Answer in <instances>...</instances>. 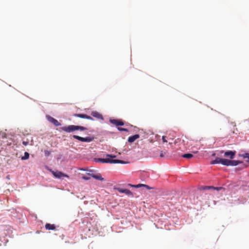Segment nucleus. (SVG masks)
Listing matches in <instances>:
<instances>
[{
  "label": "nucleus",
  "mask_w": 249,
  "mask_h": 249,
  "mask_svg": "<svg viewBox=\"0 0 249 249\" xmlns=\"http://www.w3.org/2000/svg\"><path fill=\"white\" fill-rule=\"evenodd\" d=\"M61 129L65 132L70 133L78 130H80V131L86 130H87V128L82 126L70 125L68 126L62 127H61Z\"/></svg>",
  "instance_id": "f257e3e1"
},
{
  "label": "nucleus",
  "mask_w": 249,
  "mask_h": 249,
  "mask_svg": "<svg viewBox=\"0 0 249 249\" xmlns=\"http://www.w3.org/2000/svg\"><path fill=\"white\" fill-rule=\"evenodd\" d=\"M95 161L97 162H101L102 163H121L124 164L125 162L120 160H111L108 158L102 159L98 158L95 159Z\"/></svg>",
  "instance_id": "f03ea898"
},
{
  "label": "nucleus",
  "mask_w": 249,
  "mask_h": 249,
  "mask_svg": "<svg viewBox=\"0 0 249 249\" xmlns=\"http://www.w3.org/2000/svg\"><path fill=\"white\" fill-rule=\"evenodd\" d=\"M51 172L53 174V175L54 176V177L57 178H62L64 177H66V178H69V176L68 175H67L60 171H51Z\"/></svg>",
  "instance_id": "7ed1b4c3"
},
{
  "label": "nucleus",
  "mask_w": 249,
  "mask_h": 249,
  "mask_svg": "<svg viewBox=\"0 0 249 249\" xmlns=\"http://www.w3.org/2000/svg\"><path fill=\"white\" fill-rule=\"evenodd\" d=\"M73 137L74 139H77L80 141L84 142H90L94 139L93 137H87L86 138H83V137H81L79 136H77V135H73Z\"/></svg>",
  "instance_id": "20e7f679"
},
{
  "label": "nucleus",
  "mask_w": 249,
  "mask_h": 249,
  "mask_svg": "<svg viewBox=\"0 0 249 249\" xmlns=\"http://www.w3.org/2000/svg\"><path fill=\"white\" fill-rule=\"evenodd\" d=\"M47 118L48 121L53 124L55 126H58L60 125L58 121L50 116H47Z\"/></svg>",
  "instance_id": "39448f33"
},
{
  "label": "nucleus",
  "mask_w": 249,
  "mask_h": 249,
  "mask_svg": "<svg viewBox=\"0 0 249 249\" xmlns=\"http://www.w3.org/2000/svg\"><path fill=\"white\" fill-rule=\"evenodd\" d=\"M110 122L116 126L124 125V123L121 120L112 119L110 120Z\"/></svg>",
  "instance_id": "423d86ee"
},
{
  "label": "nucleus",
  "mask_w": 249,
  "mask_h": 249,
  "mask_svg": "<svg viewBox=\"0 0 249 249\" xmlns=\"http://www.w3.org/2000/svg\"><path fill=\"white\" fill-rule=\"evenodd\" d=\"M236 154V151H228L224 152V156L229 157L231 159L234 158Z\"/></svg>",
  "instance_id": "0eeeda50"
},
{
  "label": "nucleus",
  "mask_w": 249,
  "mask_h": 249,
  "mask_svg": "<svg viewBox=\"0 0 249 249\" xmlns=\"http://www.w3.org/2000/svg\"><path fill=\"white\" fill-rule=\"evenodd\" d=\"M117 190L121 193H124L127 196H132V193L128 189L118 188Z\"/></svg>",
  "instance_id": "6e6552de"
},
{
  "label": "nucleus",
  "mask_w": 249,
  "mask_h": 249,
  "mask_svg": "<svg viewBox=\"0 0 249 249\" xmlns=\"http://www.w3.org/2000/svg\"><path fill=\"white\" fill-rule=\"evenodd\" d=\"M74 116L81 118L87 119L88 120H93L92 117L84 114H74Z\"/></svg>",
  "instance_id": "1a4fd4ad"
},
{
  "label": "nucleus",
  "mask_w": 249,
  "mask_h": 249,
  "mask_svg": "<svg viewBox=\"0 0 249 249\" xmlns=\"http://www.w3.org/2000/svg\"><path fill=\"white\" fill-rule=\"evenodd\" d=\"M89 175L91 177H92L93 178L99 180H101V181H104L105 180V179L103 178H102L101 175L100 174H99V173L97 174H89Z\"/></svg>",
  "instance_id": "9d476101"
},
{
  "label": "nucleus",
  "mask_w": 249,
  "mask_h": 249,
  "mask_svg": "<svg viewBox=\"0 0 249 249\" xmlns=\"http://www.w3.org/2000/svg\"><path fill=\"white\" fill-rule=\"evenodd\" d=\"M91 115L93 117H94L98 119H99V120H103L104 119L103 116L97 111H92L91 113Z\"/></svg>",
  "instance_id": "9b49d317"
},
{
  "label": "nucleus",
  "mask_w": 249,
  "mask_h": 249,
  "mask_svg": "<svg viewBox=\"0 0 249 249\" xmlns=\"http://www.w3.org/2000/svg\"><path fill=\"white\" fill-rule=\"evenodd\" d=\"M140 138V135L139 134H135L132 136H130L128 139V142L132 143L134 142L136 139Z\"/></svg>",
  "instance_id": "f8f14e48"
},
{
  "label": "nucleus",
  "mask_w": 249,
  "mask_h": 249,
  "mask_svg": "<svg viewBox=\"0 0 249 249\" xmlns=\"http://www.w3.org/2000/svg\"><path fill=\"white\" fill-rule=\"evenodd\" d=\"M45 227L47 230H54L55 229V226L54 224L47 223Z\"/></svg>",
  "instance_id": "ddd939ff"
},
{
  "label": "nucleus",
  "mask_w": 249,
  "mask_h": 249,
  "mask_svg": "<svg viewBox=\"0 0 249 249\" xmlns=\"http://www.w3.org/2000/svg\"><path fill=\"white\" fill-rule=\"evenodd\" d=\"M230 160L225 159H222L221 164L226 165V166H230Z\"/></svg>",
  "instance_id": "4468645a"
},
{
  "label": "nucleus",
  "mask_w": 249,
  "mask_h": 249,
  "mask_svg": "<svg viewBox=\"0 0 249 249\" xmlns=\"http://www.w3.org/2000/svg\"><path fill=\"white\" fill-rule=\"evenodd\" d=\"M241 163H242V162L239 160H230V166H236Z\"/></svg>",
  "instance_id": "2eb2a0df"
},
{
  "label": "nucleus",
  "mask_w": 249,
  "mask_h": 249,
  "mask_svg": "<svg viewBox=\"0 0 249 249\" xmlns=\"http://www.w3.org/2000/svg\"><path fill=\"white\" fill-rule=\"evenodd\" d=\"M221 160H222V159L219 158H216L214 160H212L211 162V164H214L221 163Z\"/></svg>",
  "instance_id": "dca6fc26"
},
{
  "label": "nucleus",
  "mask_w": 249,
  "mask_h": 249,
  "mask_svg": "<svg viewBox=\"0 0 249 249\" xmlns=\"http://www.w3.org/2000/svg\"><path fill=\"white\" fill-rule=\"evenodd\" d=\"M182 156L183 158H184L191 159V158H192L193 157V155L192 154L187 153V154H185L183 155Z\"/></svg>",
  "instance_id": "f3484780"
},
{
  "label": "nucleus",
  "mask_w": 249,
  "mask_h": 249,
  "mask_svg": "<svg viewBox=\"0 0 249 249\" xmlns=\"http://www.w3.org/2000/svg\"><path fill=\"white\" fill-rule=\"evenodd\" d=\"M29 157V154L28 152L24 153V156L21 158L22 160H27Z\"/></svg>",
  "instance_id": "a211bd4d"
},
{
  "label": "nucleus",
  "mask_w": 249,
  "mask_h": 249,
  "mask_svg": "<svg viewBox=\"0 0 249 249\" xmlns=\"http://www.w3.org/2000/svg\"><path fill=\"white\" fill-rule=\"evenodd\" d=\"M143 185L144 184H139L136 185H131L130 184H129V186H130L131 187H136V188H139L142 186H143Z\"/></svg>",
  "instance_id": "6ab92c4d"
},
{
  "label": "nucleus",
  "mask_w": 249,
  "mask_h": 249,
  "mask_svg": "<svg viewBox=\"0 0 249 249\" xmlns=\"http://www.w3.org/2000/svg\"><path fill=\"white\" fill-rule=\"evenodd\" d=\"M241 157H242L244 159L247 158V159H249V153H247L243 154L241 155Z\"/></svg>",
  "instance_id": "aec40b11"
},
{
  "label": "nucleus",
  "mask_w": 249,
  "mask_h": 249,
  "mask_svg": "<svg viewBox=\"0 0 249 249\" xmlns=\"http://www.w3.org/2000/svg\"><path fill=\"white\" fill-rule=\"evenodd\" d=\"M118 129L120 131H125L128 132V130L126 128H122V127H118Z\"/></svg>",
  "instance_id": "412c9836"
},
{
  "label": "nucleus",
  "mask_w": 249,
  "mask_h": 249,
  "mask_svg": "<svg viewBox=\"0 0 249 249\" xmlns=\"http://www.w3.org/2000/svg\"><path fill=\"white\" fill-rule=\"evenodd\" d=\"M107 158H110L113 159V158H116V155H110V154H107Z\"/></svg>",
  "instance_id": "4be33fe9"
},
{
  "label": "nucleus",
  "mask_w": 249,
  "mask_h": 249,
  "mask_svg": "<svg viewBox=\"0 0 249 249\" xmlns=\"http://www.w3.org/2000/svg\"><path fill=\"white\" fill-rule=\"evenodd\" d=\"M44 152H45V156H47V157H48L51 154V152L49 151L48 150H45L44 151Z\"/></svg>",
  "instance_id": "5701e85b"
},
{
  "label": "nucleus",
  "mask_w": 249,
  "mask_h": 249,
  "mask_svg": "<svg viewBox=\"0 0 249 249\" xmlns=\"http://www.w3.org/2000/svg\"><path fill=\"white\" fill-rule=\"evenodd\" d=\"M162 140L163 142H167V137L165 136H162Z\"/></svg>",
  "instance_id": "b1692460"
},
{
  "label": "nucleus",
  "mask_w": 249,
  "mask_h": 249,
  "mask_svg": "<svg viewBox=\"0 0 249 249\" xmlns=\"http://www.w3.org/2000/svg\"><path fill=\"white\" fill-rule=\"evenodd\" d=\"M82 178L84 180H89L90 179V178L84 176L82 177Z\"/></svg>",
  "instance_id": "393cba45"
},
{
  "label": "nucleus",
  "mask_w": 249,
  "mask_h": 249,
  "mask_svg": "<svg viewBox=\"0 0 249 249\" xmlns=\"http://www.w3.org/2000/svg\"><path fill=\"white\" fill-rule=\"evenodd\" d=\"M22 143L25 146H26L29 144V142L28 141H23Z\"/></svg>",
  "instance_id": "a878e982"
},
{
  "label": "nucleus",
  "mask_w": 249,
  "mask_h": 249,
  "mask_svg": "<svg viewBox=\"0 0 249 249\" xmlns=\"http://www.w3.org/2000/svg\"><path fill=\"white\" fill-rule=\"evenodd\" d=\"M143 187L146 188L148 190H150L151 189H152L151 187H150V186H149L148 185H145V184H144L143 185Z\"/></svg>",
  "instance_id": "bb28decb"
},
{
  "label": "nucleus",
  "mask_w": 249,
  "mask_h": 249,
  "mask_svg": "<svg viewBox=\"0 0 249 249\" xmlns=\"http://www.w3.org/2000/svg\"><path fill=\"white\" fill-rule=\"evenodd\" d=\"M213 186H205L203 187V189H209L212 188Z\"/></svg>",
  "instance_id": "cd10ccee"
},
{
  "label": "nucleus",
  "mask_w": 249,
  "mask_h": 249,
  "mask_svg": "<svg viewBox=\"0 0 249 249\" xmlns=\"http://www.w3.org/2000/svg\"><path fill=\"white\" fill-rule=\"evenodd\" d=\"M212 188L213 189H216V190L219 191V190H221L222 188L221 187H213Z\"/></svg>",
  "instance_id": "c85d7f7f"
},
{
  "label": "nucleus",
  "mask_w": 249,
  "mask_h": 249,
  "mask_svg": "<svg viewBox=\"0 0 249 249\" xmlns=\"http://www.w3.org/2000/svg\"><path fill=\"white\" fill-rule=\"evenodd\" d=\"M164 154H165V152H164V153H162V152L160 153V157H163L164 155Z\"/></svg>",
  "instance_id": "c756f323"
}]
</instances>
